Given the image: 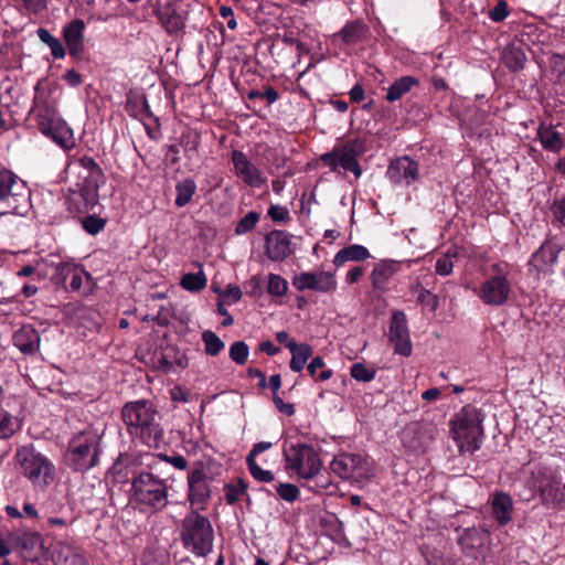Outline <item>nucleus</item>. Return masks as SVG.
Returning <instances> with one entry per match:
<instances>
[{"instance_id":"nucleus-1","label":"nucleus","mask_w":565,"mask_h":565,"mask_svg":"<svg viewBox=\"0 0 565 565\" xmlns=\"http://www.w3.org/2000/svg\"><path fill=\"white\" fill-rule=\"evenodd\" d=\"M121 416L131 436L139 437L146 445L158 447L163 438L159 414L150 401L128 402L121 409Z\"/></svg>"},{"instance_id":"nucleus-2","label":"nucleus","mask_w":565,"mask_h":565,"mask_svg":"<svg viewBox=\"0 0 565 565\" xmlns=\"http://www.w3.org/2000/svg\"><path fill=\"white\" fill-rule=\"evenodd\" d=\"M483 415L471 406H463L450 420V431L461 452H475L483 438Z\"/></svg>"},{"instance_id":"nucleus-3","label":"nucleus","mask_w":565,"mask_h":565,"mask_svg":"<svg viewBox=\"0 0 565 565\" xmlns=\"http://www.w3.org/2000/svg\"><path fill=\"white\" fill-rule=\"evenodd\" d=\"M102 434L94 427H86L75 434L68 443L67 458L76 471H87L99 461Z\"/></svg>"},{"instance_id":"nucleus-4","label":"nucleus","mask_w":565,"mask_h":565,"mask_svg":"<svg viewBox=\"0 0 565 565\" xmlns=\"http://www.w3.org/2000/svg\"><path fill=\"white\" fill-rule=\"evenodd\" d=\"M181 539L184 547L195 555H207L214 539L210 520L195 510L191 511L182 521Z\"/></svg>"},{"instance_id":"nucleus-5","label":"nucleus","mask_w":565,"mask_h":565,"mask_svg":"<svg viewBox=\"0 0 565 565\" xmlns=\"http://www.w3.org/2000/svg\"><path fill=\"white\" fill-rule=\"evenodd\" d=\"M366 151L365 140L354 138L320 156L323 164L330 168L332 172H339L342 169L352 172L356 179L362 175V168L359 158Z\"/></svg>"},{"instance_id":"nucleus-6","label":"nucleus","mask_w":565,"mask_h":565,"mask_svg":"<svg viewBox=\"0 0 565 565\" xmlns=\"http://www.w3.org/2000/svg\"><path fill=\"white\" fill-rule=\"evenodd\" d=\"M131 498L135 502L158 511L168 503V488L164 480L153 473L141 472L132 479Z\"/></svg>"},{"instance_id":"nucleus-7","label":"nucleus","mask_w":565,"mask_h":565,"mask_svg":"<svg viewBox=\"0 0 565 565\" xmlns=\"http://www.w3.org/2000/svg\"><path fill=\"white\" fill-rule=\"evenodd\" d=\"M38 130L64 149L74 146L73 131L60 116L55 100L38 105Z\"/></svg>"},{"instance_id":"nucleus-8","label":"nucleus","mask_w":565,"mask_h":565,"mask_svg":"<svg viewBox=\"0 0 565 565\" xmlns=\"http://www.w3.org/2000/svg\"><path fill=\"white\" fill-rule=\"evenodd\" d=\"M285 468L297 473L299 478L311 479L322 467L321 459L316 449L307 444H292L284 450Z\"/></svg>"},{"instance_id":"nucleus-9","label":"nucleus","mask_w":565,"mask_h":565,"mask_svg":"<svg viewBox=\"0 0 565 565\" xmlns=\"http://www.w3.org/2000/svg\"><path fill=\"white\" fill-rule=\"evenodd\" d=\"M100 186L102 184L84 181H78L70 186L63 195L68 212L82 216L94 212L96 207H100L98 194Z\"/></svg>"},{"instance_id":"nucleus-10","label":"nucleus","mask_w":565,"mask_h":565,"mask_svg":"<svg viewBox=\"0 0 565 565\" xmlns=\"http://www.w3.org/2000/svg\"><path fill=\"white\" fill-rule=\"evenodd\" d=\"M527 471L531 473L532 487L540 492L545 502L561 503L564 501L565 493L553 469L541 463L529 462Z\"/></svg>"},{"instance_id":"nucleus-11","label":"nucleus","mask_w":565,"mask_h":565,"mask_svg":"<svg viewBox=\"0 0 565 565\" xmlns=\"http://www.w3.org/2000/svg\"><path fill=\"white\" fill-rule=\"evenodd\" d=\"M153 13L168 35L179 36L185 33L189 11L183 8L181 0L168 1L156 8Z\"/></svg>"},{"instance_id":"nucleus-12","label":"nucleus","mask_w":565,"mask_h":565,"mask_svg":"<svg viewBox=\"0 0 565 565\" xmlns=\"http://www.w3.org/2000/svg\"><path fill=\"white\" fill-rule=\"evenodd\" d=\"M436 433L437 428L431 424L412 423L401 434L403 447L411 454H424L431 446Z\"/></svg>"},{"instance_id":"nucleus-13","label":"nucleus","mask_w":565,"mask_h":565,"mask_svg":"<svg viewBox=\"0 0 565 565\" xmlns=\"http://www.w3.org/2000/svg\"><path fill=\"white\" fill-rule=\"evenodd\" d=\"M56 284H63L66 290L88 295L94 287L90 275L81 266L73 263L61 264L53 276Z\"/></svg>"},{"instance_id":"nucleus-14","label":"nucleus","mask_w":565,"mask_h":565,"mask_svg":"<svg viewBox=\"0 0 565 565\" xmlns=\"http://www.w3.org/2000/svg\"><path fill=\"white\" fill-rule=\"evenodd\" d=\"M331 470L342 479L363 480L369 479L372 473L366 459L356 454L343 452L333 458Z\"/></svg>"},{"instance_id":"nucleus-15","label":"nucleus","mask_w":565,"mask_h":565,"mask_svg":"<svg viewBox=\"0 0 565 565\" xmlns=\"http://www.w3.org/2000/svg\"><path fill=\"white\" fill-rule=\"evenodd\" d=\"M386 178L394 185L408 188L420 179L419 164L407 154L397 157L390 161Z\"/></svg>"},{"instance_id":"nucleus-16","label":"nucleus","mask_w":565,"mask_h":565,"mask_svg":"<svg viewBox=\"0 0 565 565\" xmlns=\"http://www.w3.org/2000/svg\"><path fill=\"white\" fill-rule=\"evenodd\" d=\"M511 292V284L503 275L492 276L486 279L478 289L477 296L488 306L504 305Z\"/></svg>"},{"instance_id":"nucleus-17","label":"nucleus","mask_w":565,"mask_h":565,"mask_svg":"<svg viewBox=\"0 0 565 565\" xmlns=\"http://www.w3.org/2000/svg\"><path fill=\"white\" fill-rule=\"evenodd\" d=\"M188 500L192 508L203 510L211 497V491L207 484V476L204 471L203 465L198 462L188 475Z\"/></svg>"},{"instance_id":"nucleus-18","label":"nucleus","mask_w":565,"mask_h":565,"mask_svg":"<svg viewBox=\"0 0 565 565\" xmlns=\"http://www.w3.org/2000/svg\"><path fill=\"white\" fill-rule=\"evenodd\" d=\"M292 285L299 291L313 290L329 294L337 289L338 282L333 273L315 271L301 273L292 279Z\"/></svg>"},{"instance_id":"nucleus-19","label":"nucleus","mask_w":565,"mask_h":565,"mask_svg":"<svg viewBox=\"0 0 565 565\" xmlns=\"http://www.w3.org/2000/svg\"><path fill=\"white\" fill-rule=\"evenodd\" d=\"M231 161L236 177L248 186L260 188L267 183V178L263 171L258 169L243 151L233 150Z\"/></svg>"},{"instance_id":"nucleus-20","label":"nucleus","mask_w":565,"mask_h":565,"mask_svg":"<svg viewBox=\"0 0 565 565\" xmlns=\"http://www.w3.org/2000/svg\"><path fill=\"white\" fill-rule=\"evenodd\" d=\"M390 342L394 345V352L403 356L412 354L413 345L409 338L407 328V319L403 311H394L391 318Z\"/></svg>"},{"instance_id":"nucleus-21","label":"nucleus","mask_w":565,"mask_h":565,"mask_svg":"<svg viewBox=\"0 0 565 565\" xmlns=\"http://www.w3.org/2000/svg\"><path fill=\"white\" fill-rule=\"evenodd\" d=\"M85 22L82 19H75L63 30V38L68 53L76 60H82L85 54L84 30Z\"/></svg>"},{"instance_id":"nucleus-22","label":"nucleus","mask_w":565,"mask_h":565,"mask_svg":"<svg viewBox=\"0 0 565 565\" xmlns=\"http://www.w3.org/2000/svg\"><path fill=\"white\" fill-rule=\"evenodd\" d=\"M3 202L13 214L25 215L32 207L31 190L21 180L14 184V189L9 192Z\"/></svg>"},{"instance_id":"nucleus-23","label":"nucleus","mask_w":565,"mask_h":565,"mask_svg":"<svg viewBox=\"0 0 565 565\" xmlns=\"http://www.w3.org/2000/svg\"><path fill=\"white\" fill-rule=\"evenodd\" d=\"M367 32L369 28L361 20H353L347 22L335 36L340 38L343 44L350 46L365 40Z\"/></svg>"},{"instance_id":"nucleus-24","label":"nucleus","mask_w":565,"mask_h":565,"mask_svg":"<svg viewBox=\"0 0 565 565\" xmlns=\"http://www.w3.org/2000/svg\"><path fill=\"white\" fill-rule=\"evenodd\" d=\"M125 109L129 116L138 120L143 121L146 118H151L157 124L159 122V119L154 117L151 111L148 99L145 95L128 97L125 104Z\"/></svg>"},{"instance_id":"nucleus-25","label":"nucleus","mask_w":565,"mask_h":565,"mask_svg":"<svg viewBox=\"0 0 565 565\" xmlns=\"http://www.w3.org/2000/svg\"><path fill=\"white\" fill-rule=\"evenodd\" d=\"M492 516L500 525H505L511 521L512 499L509 494L499 492L492 499Z\"/></svg>"},{"instance_id":"nucleus-26","label":"nucleus","mask_w":565,"mask_h":565,"mask_svg":"<svg viewBox=\"0 0 565 565\" xmlns=\"http://www.w3.org/2000/svg\"><path fill=\"white\" fill-rule=\"evenodd\" d=\"M398 263L394 260H381L372 271L371 279L375 289H384L388 279L398 270Z\"/></svg>"},{"instance_id":"nucleus-27","label":"nucleus","mask_w":565,"mask_h":565,"mask_svg":"<svg viewBox=\"0 0 565 565\" xmlns=\"http://www.w3.org/2000/svg\"><path fill=\"white\" fill-rule=\"evenodd\" d=\"M418 85V78L411 75L402 76L387 88L385 99L390 103L397 102L409 93L414 86Z\"/></svg>"},{"instance_id":"nucleus-28","label":"nucleus","mask_w":565,"mask_h":565,"mask_svg":"<svg viewBox=\"0 0 565 565\" xmlns=\"http://www.w3.org/2000/svg\"><path fill=\"white\" fill-rule=\"evenodd\" d=\"M77 163L85 171L79 174L81 181L102 185L105 183V174L94 158L84 156L77 160Z\"/></svg>"},{"instance_id":"nucleus-29","label":"nucleus","mask_w":565,"mask_h":565,"mask_svg":"<svg viewBox=\"0 0 565 565\" xmlns=\"http://www.w3.org/2000/svg\"><path fill=\"white\" fill-rule=\"evenodd\" d=\"M35 342V329L31 324L23 326L13 334V344L21 353L33 355Z\"/></svg>"},{"instance_id":"nucleus-30","label":"nucleus","mask_w":565,"mask_h":565,"mask_svg":"<svg viewBox=\"0 0 565 565\" xmlns=\"http://www.w3.org/2000/svg\"><path fill=\"white\" fill-rule=\"evenodd\" d=\"M502 60L511 72H519L524 68L526 54L521 45L512 43L504 49Z\"/></svg>"},{"instance_id":"nucleus-31","label":"nucleus","mask_w":565,"mask_h":565,"mask_svg":"<svg viewBox=\"0 0 565 565\" xmlns=\"http://www.w3.org/2000/svg\"><path fill=\"white\" fill-rule=\"evenodd\" d=\"M289 351L291 353L290 369L294 372H300L311 358L312 348L307 343L298 344L297 342H292L289 343Z\"/></svg>"},{"instance_id":"nucleus-32","label":"nucleus","mask_w":565,"mask_h":565,"mask_svg":"<svg viewBox=\"0 0 565 565\" xmlns=\"http://www.w3.org/2000/svg\"><path fill=\"white\" fill-rule=\"evenodd\" d=\"M196 189V183L192 178H185L178 181L175 184L177 195L174 204L178 207H183L188 205L191 202L193 195L195 194Z\"/></svg>"},{"instance_id":"nucleus-33","label":"nucleus","mask_w":565,"mask_h":565,"mask_svg":"<svg viewBox=\"0 0 565 565\" xmlns=\"http://www.w3.org/2000/svg\"><path fill=\"white\" fill-rule=\"evenodd\" d=\"M556 259L557 252L555 249H536L532 254L529 264L537 271H544L553 265Z\"/></svg>"},{"instance_id":"nucleus-34","label":"nucleus","mask_w":565,"mask_h":565,"mask_svg":"<svg viewBox=\"0 0 565 565\" xmlns=\"http://www.w3.org/2000/svg\"><path fill=\"white\" fill-rule=\"evenodd\" d=\"M539 138L542 147L552 152H559L563 148V140L558 131L552 127L541 128L539 130Z\"/></svg>"},{"instance_id":"nucleus-35","label":"nucleus","mask_w":565,"mask_h":565,"mask_svg":"<svg viewBox=\"0 0 565 565\" xmlns=\"http://www.w3.org/2000/svg\"><path fill=\"white\" fill-rule=\"evenodd\" d=\"M202 341L204 343L205 353L211 356L218 355L225 348V343L221 338L211 330H205L202 333Z\"/></svg>"},{"instance_id":"nucleus-36","label":"nucleus","mask_w":565,"mask_h":565,"mask_svg":"<svg viewBox=\"0 0 565 565\" xmlns=\"http://www.w3.org/2000/svg\"><path fill=\"white\" fill-rule=\"evenodd\" d=\"M180 285L189 291H200L206 286V277L202 270L183 275Z\"/></svg>"},{"instance_id":"nucleus-37","label":"nucleus","mask_w":565,"mask_h":565,"mask_svg":"<svg viewBox=\"0 0 565 565\" xmlns=\"http://www.w3.org/2000/svg\"><path fill=\"white\" fill-rule=\"evenodd\" d=\"M38 36L40 40L47 44L51 49V53L55 58H62L65 56V49L62 43L54 38L46 29L40 28L38 29Z\"/></svg>"},{"instance_id":"nucleus-38","label":"nucleus","mask_w":565,"mask_h":565,"mask_svg":"<svg viewBox=\"0 0 565 565\" xmlns=\"http://www.w3.org/2000/svg\"><path fill=\"white\" fill-rule=\"evenodd\" d=\"M369 257V249H340L334 257V264L341 266L348 260L361 262Z\"/></svg>"},{"instance_id":"nucleus-39","label":"nucleus","mask_w":565,"mask_h":565,"mask_svg":"<svg viewBox=\"0 0 565 565\" xmlns=\"http://www.w3.org/2000/svg\"><path fill=\"white\" fill-rule=\"evenodd\" d=\"M19 428V420L4 409H0V438H8Z\"/></svg>"},{"instance_id":"nucleus-40","label":"nucleus","mask_w":565,"mask_h":565,"mask_svg":"<svg viewBox=\"0 0 565 565\" xmlns=\"http://www.w3.org/2000/svg\"><path fill=\"white\" fill-rule=\"evenodd\" d=\"M38 477H42L43 484L47 486L54 482L56 471L54 465L45 457L38 454Z\"/></svg>"},{"instance_id":"nucleus-41","label":"nucleus","mask_w":565,"mask_h":565,"mask_svg":"<svg viewBox=\"0 0 565 565\" xmlns=\"http://www.w3.org/2000/svg\"><path fill=\"white\" fill-rule=\"evenodd\" d=\"M260 220V213L256 211H249L244 215L235 226V233L237 235H244L252 232Z\"/></svg>"},{"instance_id":"nucleus-42","label":"nucleus","mask_w":565,"mask_h":565,"mask_svg":"<svg viewBox=\"0 0 565 565\" xmlns=\"http://www.w3.org/2000/svg\"><path fill=\"white\" fill-rule=\"evenodd\" d=\"M84 215L85 217L82 220V225L88 234L96 235L104 230L106 220L97 216L95 211Z\"/></svg>"},{"instance_id":"nucleus-43","label":"nucleus","mask_w":565,"mask_h":565,"mask_svg":"<svg viewBox=\"0 0 565 565\" xmlns=\"http://www.w3.org/2000/svg\"><path fill=\"white\" fill-rule=\"evenodd\" d=\"M265 241V247H289L290 235L285 231L274 230L266 235Z\"/></svg>"},{"instance_id":"nucleus-44","label":"nucleus","mask_w":565,"mask_h":565,"mask_svg":"<svg viewBox=\"0 0 565 565\" xmlns=\"http://www.w3.org/2000/svg\"><path fill=\"white\" fill-rule=\"evenodd\" d=\"M350 374L356 381L370 382L375 377L376 370L364 363H354L350 369Z\"/></svg>"},{"instance_id":"nucleus-45","label":"nucleus","mask_w":565,"mask_h":565,"mask_svg":"<svg viewBox=\"0 0 565 565\" xmlns=\"http://www.w3.org/2000/svg\"><path fill=\"white\" fill-rule=\"evenodd\" d=\"M248 354L249 349L244 341H236L230 347V358L238 365L246 363Z\"/></svg>"},{"instance_id":"nucleus-46","label":"nucleus","mask_w":565,"mask_h":565,"mask_svg":"<svg viewBox=\"0 0 565 565\" xmlns=\"http://www.w3.org/2000/svg\"><path fill=\"white\" fill-rule=\"evenodd\" d=\"M555 222L565 227V195L556 194L550 206Z\"/></svg>"},{"instance_id":"nucleus-47","label":"nucleus","mask_w":565,"mask_h":565,"mask_svg":"<svg viewBox=\"0 0 565 565\" xmlns=\"http://www.w3.org/2000/svg\"><path fill=\"white\" fill-rule=\"evenodd\" d=\"M267 215L274 223L278 224H286L291 220L289 210L279 204H270Z\"/></svg>"},{"instance_id":"nucleus-48","label":"nucleus","mask_w":565,"mask_h":565,"mask_svg":"<svg viewBox=\"0 0 565 565\" xmlns=\"http://www.w3.org/2000/svg\"><path fill=\"white\" fill-rule=\"evenodd\" d=\"M20 181L9 171H0V201H3L9 192L14 189V184Z\"/></svg>"},{"instance_id":"nucleus-49","label":"nucleus","mask_w":565,"mask_h":565,"mask_svg":"<svg viewBox=\"0 0 565 565\" xmlns=\"http://www.w3.org/2000/svg\"><path fill=\"white\" fill-rule=\"evenodd\" d=\"M287 281L278 275L270 274L268 277L267 291L268 294L281 297L287 292Z\"/></svg>"},{"instance_id":"nucleus-50","label":"nucleus","mask_w":565,"mask_h":565,"mask_svg":"<svg viewBox=\"0 0 565 565\" xmlns=\"http://www.w3.org/2000/svg\"><path fill=\"white\" fill-rule=\"evenodd\" d=\"M248 470L252 475V477L259 481V482H271L274 480V473L269 470L263 469L260 466L257 465L256 460L250 459L246 460Z\"/></svg>"},{"instance_id":"nucleus-51","label":"nucleus","mask_w":565,"mask_h":565,"mask_svg":"<svg viewBox=\"0 0 565 565\" xmlns=\"http://www.w3.org/2000/svg\"><path fill=\"white\" fill-rule=\"evenodd\" d=\"M276 491L278 495L287 502L296 501L300 494L298 487L292 483H279L276 487Z\"/></svg>"},{"instance_id":"nucleus-52","label":"nucleus","mask_w":565,"mask_h":565,"mask_svg":"<svg viewBox=\"0 0 565 565\" xmlns=\"http://www.w3.org/2000/svg\"><path fill=\"white\" fill-rule=\"evenodd\" d=\"M510 11H509V7H508V3L507 1L504 0H500L498 1V3L489 11V18L493 21V22H502L503 20L507 19V17L509 15Z\"/></svg>"},{"instance_id":"nucleus-53","label":"nucleus","mask_w":565,"mask_h":565,"mask_svg":"<svg viewBox=\"0 0 565 565\" xmlns=\"http://www.w3.org/2000/svg\"><path fill=\"white\" fill-rule=\"evenodd\" d=\"M451 255L447 253L443 257H440L436 263V273L441 276H447L451 273L452 269Z\"/></svg>"},{"instance_id":"nucleus-54","label":"nucleus","mask_w":565,"mask_h":565,"mask_svg":"<svg viewBox=\"0 0 565 565\" xmlns=\"http://www.w3.org/2000/svg\"><path fill=\"white\" fill-rule=\"evenodd\" d=\"M246 294L252 297H258L262 294V278L253 276L246 284Z\"/></svg>"},{"instance_id":"nucleus-55","label":"nucleus","mask_w":565,"mask_h":565,"mask_svg":"<svg viewBox=\"0 0 565 565\" xmlns=\"http://www.w3.org/2000/svg\"><path fill=\"white\" fill-rule=\"evenodd\" d=\"M273 402L276 406V408L287 415V416H292L295 414V407L292 404H289V403H285L279 396L278 394H275V396H273Z\"/></svg>"},{"instance_id":"nucleus-56","label":"nucleus","mask_w":565,"mask_h":565,"mask_svg":"<svg viewBox=\"0 0 565 565\" xmlns=\"http://www.w3.org/2000/svg\"><path fill=\"white\" fill-rule=\"evenodd\" d=\"M220 15L227 20V28L231 30H235L237 28V22L234 17V11L231 7L222 6L218 10Z\"/></svg>"},{"instance_id":"nucleus-57","label":"nucleus","mask_w":565,"mask_h":565,"mask_svg":"<svg viewBox=\"0 0 565 565\" xmlns=\"http://www.w3.org/2000/svg\"><path fill=\"white\" fill-rule=\"evenodd\" d=\"M273 447V443L270 441H259V443H256L252 450L249 451V454L247 455L246 457V460H250V459H254L262 452L270 449Z\"/></svg>"},{"instance_id":"nucleus-58","label":"nucleus","mask_w":565,"mask_h":565,"mask_svg":"<svg viewBox=\"0 0 565 565\" xmlns=\"http://www.w3.org/2000/svg\"><path fill=\"white\" fill-rule=\"evenodd\" d=\"M163 459L169 462L171 466H173L175 469L179 470H185L188 468V461L186 459L181 456H163Z\"/></svg>"},{"instance_id":"nucleus-59","label":"nucleus","mask_w":565,"mask_h":565,"mask_svg":"<svg viewBox=\"0 0 565 565\" xmlns=\"http://www.w3.org/2000/svg\"><path fill=\"white\" fill-rule=\"evenodd\" d=\"M365 92L362 84L356 83L349 92L351 103H360L364 99Z\"/></svg>"},{"instance_id":"nucleus-60","label":"nucleus","mask_w":565,"mask_h":565,"mask_svg":"<svg viewBox=\"0 0 565 565\" xmlns=\"http://www.w3.org/2000/svg\"><path fill=\"white\" fill-rule=\"evenodd\" d=\"M262 99H265L268 105H271L279 99V94L273 86L266 85L264 92H262Z\"/></svg>"},{"instance_id":"nucleus-61","label":"nucleus","mask_w":565,"mask_h":565,"mask_svg":"<svg viewBox=\"0 0 565 565\" xmlns=\"http://www.w3.org/2000/svg\"><path fill=\"white\" fill-rule=\"evenodd\" d=\"M63 78L67 82L68 85L73 86V87H77L82 84L83 79H82V75L75 71V70H68Z\"/></svg>"},{"instance_id":"nucleus-62","label":"nucleus","mask_w":565,"mask_h":565,"mask_svg":"<svg viewBox=\"0 0 565 565\" xmlns=\"http://www.w3.org/2000/svg\"><path fill=\"white\" fill-rule=\"evenodd\" d=\"M17 542L25 551L32 550L35 544L34 535L31 533H24L22 536H19Z\"/></svg>"},{"instance_id":"nucleus-63","label":"nucleus","mask_w":565,"mask_h":565,"mask_svg":"<svg viewBox=\"0 0 565 565\" xmlns=\"http://www.w3.org/2000/svg\"><path fill=\"white\" fill-rule=\"evenodd\" d=\"M171 399L173 402H182V403H186L189 402V393L185 392L183 388H181L180 386H175L171 390Z\"/></svg>"},{"instance_id":"nucleus-64","label":"nucleus","mask_w":565,"mask_h":565,"mask_svg":"<svg viewBox=\"0 0 565 565\" xmlns=\"http://www.w3.org/2000/svg\"><path fill=\"white\" fill-rule=\"evenodd\" d=\"M267 256L273 260H281L290 255L291 249H266Z\"/></svg>"}]
</instances>
